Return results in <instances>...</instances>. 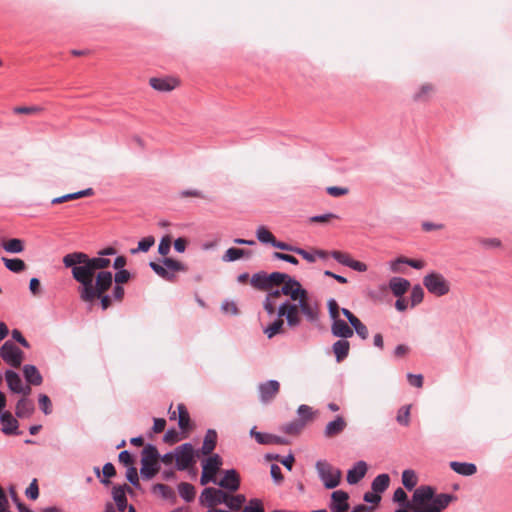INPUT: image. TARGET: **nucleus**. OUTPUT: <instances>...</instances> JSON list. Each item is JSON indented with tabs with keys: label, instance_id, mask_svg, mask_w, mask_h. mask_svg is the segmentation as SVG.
<instances>
[{
	"label": "nucleus",
	"instance_id": "obj_52",
	"mask_svg": "<svg viewBox=\"0 0 512 512\" xmlns=\"http://www.w3.org/2000/svg\"><path fill=\"white\" fill-rule=\"evenodd\" d=\"M38 404H39L40 410L45 415H50L52 413V411H53L52 402L48 395L43 394V393L39 394L38 395Z\"/></svg>",
	"mask_w": 512,
	"mask_h": 512
},
{
	"label": "nucleus",
	"instance_id": "obj_48",
	"mask_svg": "<svg viewBox=\"0 0 512 512\" xmlns=\"http://www.w3.org/2000/svg\"><path fill=\"white\" fill-rule=\"evenodd\" d=\"M250 436L253 437L258 444L271 445L272 434L259 432L256 430L255 426L250 430Z\"/></svg>",
	"mask_w": 512,
	"mask_h": 512
},
{
	"label": "nucleus",
	"instance_id": "obj_39",
	"mask_svg": "<svg viewBox=\"0 0 512 512\" xmlns=\"http://www.w3.org/2000/svg\"><path fill=\"white\" fill-rule=\"evenodd\" d=\"M5 267L13 273H21L26 269V263L20 258L2 257Z\"/></svg>",
	"mask_w": 512,
	"mask_h": 512
},
{
	"label": "nucleus",
	"instance_id": "obj_62",
	"mask_svg": "<svg viewBox=\"0 0 512 512\" xmlns=\"http://www.w3.org/2000/svg\"><path fill=\"white\" fill-rule=\"evenodd\" d=\"M272 258L276 259V260H281V261L290 263L292 265H298L299 264V260L295 256H293L291 254H288V253H283V252L275 251V252L272 253Z\"/></svg>",
	"mask_w": 512,
	"mask_h": 512
},
{
	"label": "nucleus",
	"instance_id": "obj_55",
	"mask_svg": "<svg viewBox=\"0 0 512 512\" xmlns=\"http://www.w3.org/2000/svg\"><path fill=\"white\" fill-rule=\"evenodd\" d=\"M241 248L230 247L222 256L224 262H234L242 258Z\"/></svg>",
	"mask_w": 512,
	"mask_h": 512
},
{
	"label": "nucleus",
	"instance_id": "obj_13",
	"mask_svg": "<svg viewBox=\"0 0 512 512\" xmlns=\"http://www.w3.org/2000/svg\"><path fill=\"white\" fill-rule=\"evenodd\" d=\"M5 380H6L9 390L12 393L22 394L23 396H28L30 394V392H31L30 386L23 385L22 379L16 371H14L12 369H7L5 371Z\"/></svg>",
	"mask_w": 512,
	"mask_h": 512
},
{
	"label": "nucleus",
	"instance_id": "obj_1",
	"mask_svg": "<svg viewBox=\"0 0 512 512\" xmlns=\"http://www.w3.org/2000/svg\"><path fill=\"white\" fill-rule=\"evenodd\" d=\"M456 500L454 494H437L434 487L422 485L412 495V509L397 508L394 512H442Z\"/></svg>",
	"mask_w": 512,
	"mask_h": 512
},
{
	"label": "nucleus",
	"instance_id": "obj_44",
	"mask_svg": "<svg viewBox=\"0 0 512 512\" xmlns=\"http://www.w3.org/2000/svg\"><path fill=\"white\" fill-rule=\"evenodd\" d=\"M290 297V301L295 302H305L309 300L308 291L302 287L301 283L297 284V287L294 289H290V294H288Z\"/></svg>",
	"mask_w": 512,
	"mask_h": 512
},
{
	"label": "nucleus",
	"instance_id": "obj_30",
	"mask_svg": "<svg viewBox=\"0 0 512 512\" xmlns=\"http://www.w3.org/2000/svg\"><path fill=\"white\" fill-rule=\"evenodd\" d=\"M149 83L153 89L161 92H169L177 85L176 80L173 78L153 77L149 80Z\"/></svg>",
	"mask_w": 512,
	"mask_h": 512
},
{
	"label": "nucleus",
	"instance_id": "obj_37",
	"mask_svg": "<svg viewBox=\"0 0 512 512\" xmlns=\"http://www.w3.org/2000/svg\"><path fill=\"white\" fill-rule=\"evenodd\" d=\"M268 339H272L278 334L284 333V321L282 318L277 317L263 330Z\"/></svg>",
	"mask_w": 512,
	"mask_h": 512
},
{
	"label": "nucleus",
	"instance_id": "obj_5",
	"mask_svg": "<svg viewBox=\"0 0 512 512\" xmlns=\"http://www.w3.org/2000/svg\"><path fill=\"white\" fill-rule=\"evenodd\" d=\"M175 469L178 471L188 470L196 464L197 458H200L198 450L190 442L183 443L175 449Z\"/></svg>",
	"mask_w": 512,
	"mask_h": 512
},
{
	"label": "nucleus",
	"instance_id": "obj_18",
	"mask_svg": "<svg viewBox=\"0 0 512 512\" xmlns=\"http://www.w3.org/2000/svg\"><path fill=\"white\" fill-rule=\"evenodd\" d=\"M218 441V434L215 429H208L205 433L202 447L197 449L199 454L202 456H210L215 450Z\"/></svg>",
	"mask_w": 512,
	"mask_h": 512
},
{
	"label": "nucleus",
	"instance_id": "obj_29",
	"mask_svg": "<svg viewBox=\"0 0 512 512\" xmlns=\"http://www.w3.org/2000/svg\"><path fill=\"white\" fill-rule=\"evenodd\" d=\"M332 351L334 353L337 363L343 362L349 355L350 343L346 339H339L332 345Z\"/></svg>",
	"mask_w": 512,
	"mask_h": 512
},
{
	"label": "nucleus",
	"instance_id": "obj_31",
	"mask_svg": "<svg viewBox=\"0 0 512 512\" xmlns=\"http://www.w3.org/2000/svg\"><path fill=\"white\" fill-rule=\"evenodd\" d=\"M226 493V503L224 505L228 508V512H241V507L246 503V496L244 494Z\"/></svg>",
	"mask_w": 512,
	"mask_h": 512
},
{
	"label": "nucleus",
	"instance_id": "obj_21",
	"mask_svg": "<svg viewBox=\"0 0 512 512\" xmlns=\"http://www.w3.org/2000/svg\"><path fill=\"white\" fill-rule=\"evenodd\" d=\"M368 466L363 460L356 462V464L347 471L346 480L348 484L355 485L360 482L366 475Z\"/></svg>",
	"mask_w": 512,
	"mask_h": 512
},
{
	"label": "nucleus",
	"instance_id": "obj_16",
	"mask_svg": "<svg viewBox=\"0 0 512 512\" xmlns=\"http://www.w3.org/2000/svg\"><path fill=\"white\" fill-rule=\"evenodd\" d=\"M280 391V383L270 379L258 385L259 400L261 403H270Z\"/></svg>",
	"mask_w": 512,
	"mask_h": 512
},
{
	"label": "nucleus",
	"instance_id": "obj_6",
	"mask_svg": "<svg viewBox=\"0 0 512 512\" xmlns=\"http://www.w3.org/2000/svg\"><path fill=\"white\" fill-rule=\"evenodd\" d=\"M201 461L202 473L200 476V484L205 486L208 483H217V473L223 465V459L219 454L203 456Z\"/></svg>",
	"mask_w": 512,
	"mask_h": 512
},
{
	"label": "nucleus",
	"instance_id": "obj_15",
	"mask_svg": "<svg viewBox=\"0 0 512 512\" xmlns=\"http://www.w3.org/2000/svg\"><path fill=\"white\" fill-rule=\"evenodd\" d=\"M349 494L344 490H335L330 495V512H347L350 508Z\"/></svg>",
	"mask_w": 512,
	"mask_h": 512
},
{
	"label": "nucleus",
	"instance_id": "obj_32",
	"mask_svg": "<svg viewBox=\"0 0 512 512\" xmlns=\"http://www.w3.org/2000/svg\"><path fill=\"white\" fill-rule=\"evenodd\" d=\"M450 468L462 476H472L477 472V466L474 463L451 461Z\"/></svg>",
	"mask_w": 512,
	"mask_h": 512
},
{
	"label": "nucleus",
	"instance_id": "obj_7",
	"mask_svg": "<svg viewBox=\"0 0 512 512\" xmlns=\"http://www.w3.org/2000/svg\"><path fill=\"white\" fill-rule=\"evenodd\" d=\"M315 467L318 473V477L326 489L330 490L339 486L342 477V472L340 469L334 468L325 460L317 461Z\"/></svg>",
	"mask_w": 512,
	"mask_h": 512
},
{
	"label": "nucleus",
	"instance_id": "obj_35",
	"mask_svg": "<svg viewBox=\"0 0 512 512\" xmlns=\"http://www.w3.org/2000/svg\"><path fill=\"white\" fill-rule=\"evenodd\" d=\"M179 496L187 503L194 501L196 497L195 486L188 482H181L177 486Z\"/></svg>",
	"mask_w": 512,
	"mask_h": 512
},
{
	"label": "nucleus",
	"instance_id": "obj_20",
	"mask_svg": "<svg viewBox=\"0 0 512 512\" xmlns=\"http://www.w3.org/2000/svg\"><path fill=\"white\" fill-rule=\"evenodd\" d=\"M35 412V404L27 396L21 397L15 407V416L20 419L30 418Z\"/></svg>",
	"mask_w": 512,
	"mask_h": 512
},
{
	"label": "nucleus",
	"instance_id": "obj_4",
	"mask_svg": "<svg viewBox=\"0 0 512 512\" xmlns=\"http://www.w3.org/2000/svg\"><path fill=\"white\" fill-rule=\"evenodd\" d=\"M163 265L156 263L154 261L149 262L150 268L157 274L159 277L163 278L166 281L174 282L176 279L175 272H185L187 271V266L171 257H163L161 260Z\"/></svg>",
	"mask_w": 512,
	"mask_h": 512
},
{
	"label": "nucleus",
	"instance_id": "obj_54",
	"mask_svg": "<svg viewBox=\"0 0 512 512\" xmlns=\"http://www.w3.org/2000/svg\"><path fill=\"white\" fill-rule=\"evenodd\" d=\"M126 479L131 483V485L138 490L142 489L141 483L139 481V475L136 467H128L126 470Z\"/></svg>",
	"mask_w": 512,
	"mask_h": 512
},
{
	"label": "nucleus",
	"instance_id": "obj_24",
	"mask_svg": "<svg viewBox=\"0 0 512 512\" xmlns=\"http://www.w3.org/2000/svg\"><path fill=\"white\" fill-rule=\"evenodd\" d=\"M400 264L408 265L414 269L420 270L425 266V263L423 260L418 259H411L404 256L397 257L395 260L390 262V269L394 273H401L403 272L400 268Z\"/></svg>",
	"mask_w": 512,
	"mask_h": 512
},
{
	"label": "nucleus",
	"instance_id": "obj_14",
	"mask_svg": "<svg viewBox=\"0 0 512 512\" xmlns=\"http://www.w3.org/2000/svg\"><path fill=\"white\" fill-rule=\"evenodd\" d=\"M127 493L130 496L135 495L133 489L125 483L122 485H115L112 489V498L119 512H124L129 506L126 496Z\"/></svg>",
	"mask_w": 512,
	"mask_h": 512
},
{
	"label": "nucleus",
	"instance_id": "obj_49",
	"mask_svg": "<svg viewBox=\"0 0 512 512\" xmlns=\"http://www.w3.org/2000/svg\"><path fill=\"white\" fill-rule=\"evenodd\" d=\"M102 472L103 477L100 478V482L107 486L111 483L110 479L116 475L115 466L111 462H107L104 464Z\"/></svg>",
	"mask_w": 512,
	"mask_h": 512
},
{
	"label": "nucleus",
	"instance_id": "obj_11",
	"mask_svg": "<svg viewBox=\"0 0 512 512\" xmlns=\"http://www.w3.org/2000/svg\"><path fill=\"white\" fill-rule=\"evenodd\" d=\"M226 493L222 488L205 487L199 496V503L208 509L217 508L216 506L226 503Z\"/></svg>",
	"mask_w": 512,
	"mask_h": 512
},
{
	"label": "nucleus",
	"instance_id": "obj_40",
	"mask_svg": "<svg viewBox=\"0 0 512 512\" xmlns=\"http://www.w3.org/2000/svg\"><path fill=\"white\" fill-rule=\"evenodd\" d=\"M393 501L400 505V508L412 509V500H408L407 493L403 488L398 487L393 493Z\"/></svg>",
	"mask_w": 512,
	"mask_h": 512
},
{
	"label": "nucleus",
	"instance_id": "obj_22",
	"mask_svg": "<svg viewBox=\"0 0 512 512\" xmlns=\"http://www.w3.org/2000/svg\"><path fill=\"white\" fill-rule=\"evenodd\" d=\"M347 426L345 418L341 415H337L332 421L328 422L325 429L324 435L327 438H332L342 433Z\"/></svg>",
	"mask_w": 512,
	"mask_h": 512
},
{
	"label": "nucleus",
	"instance_id": "obj_53",
	"mask_svg": "<svg viewBox=\"0 0 512 512\" xmlns=\"http://www.w3.org/2000/svg\"><path fill=\"white\" fill-rule=\"evenodd\" d=\"M410 405L402 406L398 412L396 420L401 426H408L410 423Z\"/></svg>",
	"mask_w": 512,
	"mask_h": 512
},
{
	"label": "nucleus",
	"instance_id": "obj_12",
	"mask_svg": "<svg viewBox=\"0 0 512 512\" xmlns=\"http://www.w3.org/2000/svg\"><path fill=\"white\" fill-rule=\"evenodd\" d=\"M215 484L228 493H235L240 489L241 478L238 471L231 468L225 470L223 477L220 480L217 479V483Z\"/></svg>",
	"mask_w": 512,
	"mask_h": 512
},
{
	"label": "nucleus",
	"instance_id": "obj_43",
	"mask_svg": "<svg viewBox=\"0 0 512 512\" xmlns=\"http://www.w3.org/2000/svg\"><path fill=\"white\" fill-rule=\"evenodd\" d=\"M160 453L152 443H147L141 452V460L159 461Z\"/></svg>",
	"mask_w": 512,
	"mask_h": 512
},
{
	"label": "nucleus",
	"instance_id": "obj_45",
	"mask_svg": "<svg viewBox=\"0 0 512 512\" xmlns=\"http://www.w3.org/2000/svg\"><path fill=\"white\" fill-rule=\"evenodd\" d=\"M154 244L155 238L153 236L143 237L141 240H139L138 246L130 250V253L137 254L139 252H148Z\"/></svg>",
	"mask_w": 512,
	"mask_h": 512
},
{
	"label": "nucleus",
	"instance_id": "obj_56",
	"mask_svg": "<svg viewBox=\"0 0 512 512\" xmlns=\"http://www.w3.org/2000/svg\"><path fill=\"white\" fill-rule=\"evenodd\" d=\"M181 439V432L174 427L169 428L163 436V441L170 445L179 442Z\"/></svg>",
	"mask_w": 512,
	"mask_h": 512
},
{
	"label": "nucleus",
	"instance_id": "obj_19",
	"mask_svg": "<svg viewBox=\"0 0 512 512\" xmlns=\"http://www.w3.org/2000/svg\"><path fill=\"white\" fill-rule=\"evenodd\" d=\"M331 333L334 337L347 340L353 336V328L345 320L338 317L332 320Z\"/></svg>",
	"mask_w": 512,
	"mask_h": 512
},
{
	"label": "nucleus",
	"instance_id": "obj_64",
	"mask_svg": "<svg viewBox=\"0 0 512 512\" xmlns=\"http://www.w3.org/2000/svg\"><path fill=\"white\" fill-rule=\"evenodd\" d=\"M171 249V237L166 235L163 236L158 245V253L164 257L168 255Z\"/></svg>",
	"mask_w": 512,
	"mask_h": 512
},
{
	"label": "nucleus",
	"instance_id": "obj_50",
	"mask_svg": "<svg viewBox=\"0 0 512 512\" xmlns=\"http://www.w3.org/2000/svg\"><path fill=\"white\" fill-rule=\"evenodd\" d=\"M241 512H265L263 501L259 498H251Z\"/></svg>",
	"mask_w": 512,
	"mask_h": 512
},
{
	"label": "nucleus",
	"instance_id": "obj_10",
	"mask_svg": "<svg viewBox=\"0 0 512 512\" xmlns=\"http://www.w3.org/2000/svg\"><path fill=\"white\" fill-rule=\"evenodd\" d=\"M0 357L13 368H19L24 359V352L11 340H7L0 348Z\"/></svg>",
	"mask_w": 512,
	"mask_h": 512
},
{
	"label": "nucleus",
	"instance_id": "obj_46",
	"mask_svg": "<svg viewBox=\"0 0 512 512\" xmlns=\"http://www.w3.org/2000/svg\"><path fill=\"white\" fill-rule=\"evenodd\" d=\"M298 420L307 425L313 419L314 412L312 408L306 404H301L297 409Z\"/></svg>",
	"mask_w": 512,
	"mask_h": 512
},
{
	"label": "nucleus",
	"instance_id": "obj_8",
	"mask_svg": "<svg viewBox=\"0 0 512 512\" xmlns=\"http://www.w3.org/2000/svg\"><path fill=\"white\" fill-rule=\"evenodd\" d=\"M423 285L429 293L441 297L449 293L450 283L438 272H430L423 278Z\"/></svg>",
	"mask_w": 512,
	"mask_h": 512
},
{
	"label": "nucleus",
	"instance_id": "obj_17",
	"mask_svg": "<svg viewBox=\"0 0 512 512\" xmlns=\"http://www.w3.org/2000/svg\"><path fill=\"white\" fill-rule=\"evenodd\" d=\"M17 417L13 416L11 414V412L9 411H4L1 415H0V422L2 424V428H1V431L5 434V435H15V436H18L20 435L22 432L19 430V422L18 420L16 419Z\"/></svg>",
	"mask_w": 512,
	"mask_h": 512
},
{
	"label": "nucleus",
	"instance_id": "obj_57",
	"mask_svg": "<svg viewBox=\"0 0 512 512\" xmlns=\"http://www.w3.org/2000/svg\"><path fill=\"white\" fill-rule=\"evenodd\" d=\"M133 275L130 271L127 269H119V271H116L113 280L116 284H126L132 279Z\"/></svg>",
	"mask_w": 512,
	"mask_h": 512
},
{
	"label": "nucleus",
	"instance_id": "obj_27",
	"mask_svg": "<svg viewBox=\"0 0 512 512\" xmlns=\"http://www.w3.org/2000/svg\"><path fill=\"white\" fill-rule=\"evenodd\" d=\"M300 312L305 316L306 320L310 323L319 321V308L317 303L308 301L299 302Z\"/></svg>",
	"mask_w": 512,
	"mask_h": 512
},
{
	"label": "nucleus",
	"instance_id": "obj_3",
	"mask_svg": "<svg viewBox=\"0 0 512 512\" xmlns=\"http://www.w3.org/2000/svg\"><path fill=\"white\" fill-rule=\"evenodd\" d=\"M73 279L79 283L78 292L80 299L90 304H93L99 295L107 293L114 282L111 271H98L94 276H83V278Z\"/></svg>",
	"mask_w": 512,
	"mask_h": 512
},
{
	"label": "nucleus",
	"instance_id": "obj_41",
	"mask_svg": "<svg viewBox=\"0 0 512 512\" xmlns=\"http://www.w3.org/2000/svg\"><path fill=\"white\" fill-rule=\"evenodd\" d=\"M418 482L417 475L414 470L412 469H406L402 473V483L403 486L408 490L412 491Z\"/></svg>",
	"mask_w": 512,
	"mask_h": 512
},
{
	"label": "nucleus",
	"instance_id": "obj_60",
	"mask_svg": "<svg viewBox=\"0 0 512 512\" xmlns=\"http://www.w3.org/2000/svg\"><path fill=\"white\" fill-rule=\"evenodd\" d=\"M9 493L19 512H34L20 500L13 486L9 487Z\"/></svg>",
	"mask_w": 512,
	"mask_h": 512
},
{
	"label": "nucleus",
	"instance_id": "obj_58",
	"mask_svg": "<svg viewBox=\"0 0 512 512\" xmlns=\"http://www.w3.org/2000/svg\"><path fill=\"white\" fill-rule=\"evenodd\" d=\"M330 254H331V257L335 261H337L339 264L349 267L352 258L348 253L338 251V250H333L330 252Z\"/></svg>",
	"mask_w": 512,
	"mask_h": 512
},
{
	"label": "nucleus",
	"instance_id": "obj_61",
	"mask_svg": "<svg viewBox=\"0 0 512 512\" xmlns=\"http://www.w3.org/2000/svg\"><path fill=\"white\" fill-rule=\"evenodd\" d=\"M286 277H287V274L283 273V272L274 271L270 274L267 273V279H268V283H270V288L273 285H279V284L285 282Z\"/></svg>",
	"mask_w": 512,
	"mask_h": 512
},
{
	"label": "nucleus",
	"instance_id": "obj_63",
	"mask_svg": "<svg viewBox=\"0 0 512 512\" xmlns=\"http://www.w3.org/2000/svg\"><path fill=\"white\" fill-rule=\"evenodd\" d=\"M25 495L30 500H36L39 497V486L37 479H33L25 490Z\"/></svg>",
	"mask_w": 512,
	"mask_h": 512
},
{
	"label": "nucleus",
	"instance_id": "obj_42",
	"mask_svg": "<svg viewBox=\"0 0 512 512\" xmlns=\"http://www.w3.org/2000/svg\"><path fill=\"white\" fill-rule=\"evenodd\" d=\"M304 423L297 418L289 423L284 424L280 430L288 435H299L304 429Z\"/></svg>",
	"mask_w": 512,
	"mask_h": 512
},
{
	"label": "nucleus",
	"instance_id": "obj_51",
	"mask_svg": "<svg viewBox=\"0 0 512 512\" xmlns=\"http://www.w3.org/2000/svg\"><path fill=\"white\" fill-rule=\"evenodd\" d=\"M424 298V290L421 287L420 284H416L412 287L410 300H411V307H415L416 305L420 304L423 301Z\"/></svg>",
	"mask_w": 512,
	"mask_h": 512
},
{
	"label": "nucleus",
	"instance_id": "obj_9",
	"mask_svg": "<svg viewBox=\"0 0 512 512\" xmlns=\"http://www.w3.org/2000/svg\"><path fill=\"white\" fill-rule=\"evenodd\" d=\"M300 313L299 302L295 303L290 300H285L281 303L277 310V316L285 318L289 328H295L301 324Z\"/></svg>",
	"mask_w": 512,
	"mask_h": 512
},
{
	"label": "nucleus",
	"instance_id": "obj_34",
	"mask_svg": "<svg viewBox=\"0 0 512 512\" xmlns=\"http://www.w3.org/2000/svg\"><path fill=\"white\" fill-rule=\"evenodd\" d=\"M153 493H159L161 498L166 501H169L171 504H175L177 502V495L175 491L168 485L163 483H156L152 486Z\"/></svg>",
	"mask_w": 512,
	"mask_h": 512
},
{
	"label": "nucleus",
	"instance_id": "obj_28",
	"mask_svg": "<svg viewBox=\"0 0 512 512\" xmlns=\"http://www.w3.org/2000/svg\"><path fill=\"white\" fill-rule=\"evenodd\" d=\"M410 287V282L402 277H392L389 281V288L397 298L402 297Z\"/></svg>",
	"mask_w": 512,
	"mask_h": 512
},
{
	"label": "nucleus",
	"instance_id": "obj_25",
	"mask_svg": "<svg viewBox=\"0 0 512 512\" xmlns=\"http://www.w3.org/2000/svg\"><path fill=\"white\" fill-rule=\"evenodd\" d=\"M160 469L159 461L141 460L140 476L143 480L149 481L157 475Z\"/></svg>",
	"mask_w": 512,
	"mask_h": 512
},
{
	"label": "nucleus",
	"instance_id": "obj_38",
	"mask_svg": "<svg viewBox=\"0 0 512 512\" xmlns=\"http://www.w3.org/2000/svg\"><path fill=\"white\" fill-rule=\"evenodd\" d=\"M250 284L258 290L270 289V283H268L267 273L265 271H259L252 275Z\"/></svg>",
	"mask_w": 512,
	"mask_h": 512
},
{
	"label": "nucleus",
	"instance_id": "obj_23",
	"mask_svg": "<svg viewBox=\"0 0 512 512\" xmlns=\"http://www.w3.org/2000/svg\"><path fill=\"white\" fill-rule=\"evenodd\" d=\"M25 381L29 385L39 386L43 382V377L38 368L33 364H25L22 368Z\"/></svg>",
	"mask_w": 512,
	"mask_h": 512
},
{
	"label": "nucleus",
	"instance_id": "obj_2",
	"mask_svg": "<svg viewBox=\"0 0 512 512\" xmlns=\"http://www.w3.org/2000/svg\"><path fill=\"white\" fill-rule=\"evenodd\" d=\"M65 268H70L73 278H83V276H94L98 271L111 265V261L103 256L90 257L88 254L76 251L66 254L62 259Z\"/></svg>",
	"mask_w": 512,
	"mask_h": 512
},
{
	"label": "nucleus",
	"instance_id": "obj_36",
	"mask_svg": "<svg viewBox=\"0 0 512 512\" xmlns=\"http://www.w3.org/2000/svg\"><path fill=\"white\" fill-rule=\"evenodd\" d=\"M390 484V476L386 473H382L377 475L372 483H371V489L376 493H383L386 491V489L389 487Z\"/></svg>",
	"mask_w": 512,
	"mask_h": 512
},
{
	"label": "nucleus",
	"instance_id": "obj_26",
	"mask_svg": "<svg viewBox=\"0 0 512 512\" xmlns=\"http://www.w3.org/2000/svg\"><path fill=\"white\" fill-rule=\"evenodd\" d=\"M178 410V426L182 433H188L194 428V424L191 421L187 407L180 403L177 406Z\"/></svg>",
	"mask_w": 512,
	"mask_h": 512
},
{
	"label": "nucleus",
	"instance_id": "obj_59",
	"mask_svg": "<svg viewBox=\"0 0 512 512\" xmlns=\"http://www.w3.org/2000/svg\"><path fill=\"white\" fill-rule=\"evenodd\" d=\"M118 461L120 464H122L123 466L125 467H135L134 466V462H135V457L134 455L128 451V450H123L119 453L118 455Z\"/></svg>",
	"mask_w": 512,
	"mask_h": 512
},
{
	"label": "nucleus",
	"instance_id": "obj_47",
	"mask_svg": "<svg viewBox=\"0 0 512 512\" xmlns=\"http://www.w3.org/2000/svg\"><path fill=\"white\" fill-rule=\"evenodd\" d=\"M256 237L259 242L262 244H270L272 245L275 236L265 227L259 226L256 230Z\"/></svg>",
	"mask_w": 512,
	"mask_h": 512
},
{
	"label": "nucleus",
	"instance_id": "obj_33",
	"mask_svg": "<svg viewBox=\"0 0 512 512\" xmlns=\"http://www.w3.org/2000/svg\"><path fill=\"white\" fill-rule=\"evenodd\" d=\"M1 247L8 253L19 254L25 249V241L20 238L3 239Z\"/></svg>",
	"mask_w": 512,
	"mask_h": 512
}]
</instances>
